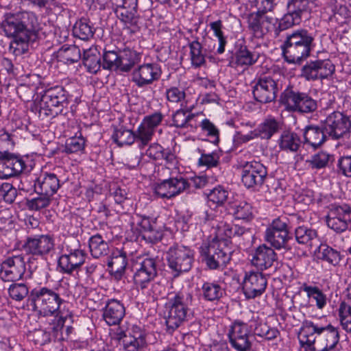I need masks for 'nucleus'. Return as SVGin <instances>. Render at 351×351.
Here are the masks:
<instances>
[{
  "instance_id": "1",
  "label": "nucleus",
  "mask_w": 351,
  "mask_h": 351,
  "mask_svg": "<svg viewBox=\"0 0 351 351\" xmlns=\"http://www.w3.org/2000/svg\"><path fill=\"white\" fill-rule=\"evenodd\" d=\"M300 346L304 351H336L339 345V329L322 320L304 319L298 334Z\"/></svg>"
},
{
  "instance_id": "2",
  "label": "nucleus",
  "mask_w": 351,
  "mask_h": 351,
  "mask_svg": "<svg viewBox=\"0 0 351 351\" xmlns=\"http://www.w3.org/2000/svg\"><path fill=\"white\" fill-rule=\"evenodd\" d=\"M157 261L155 258L146 257L134 265L133 282L136 289L153 301L163 294L165 287L155 279L158 276Z\"/></svg>"
},
{
  "instance_id": "3",
  "label": "nucleus",
  "mask_w": 351,
  "mask_h": 351,
  "mask_svg": "<svg viewBox=\"0 0 351 351\" xmlns=\"http://www.w3.org/2000/svg\"><path fill=\"white\" fill-rule=\"evenodd\" d=\"M314 40L313 34L306 29L287 34L282 45L285 60L289 63L300 64L310 56L315 47Z\"/></svg>"
},
{
  "instance_id": "4",
  "label": "nucleus",
  "mask_w": 351,
  "mask_h": 351,
  "mask_svg": "<svg viewBox=\"0 0 351 351\" xmlns=\"http://www.w3.org/2000/svg\"><path fill=\"white\" fill-rule=\"evenodd\" d=\"M193 295L187 291H179L168 299L165 304L167 315L165 317L167 330L173 332L188 322L191 316Z\"/></svg>"
},
{
  "instance_id": "5",
  "label": "nucleus",
  "mask_w": 351,
  "mask_h": 351,
  "mask_svg": "<svg viewBox=\"0 0 351 351\" xmlns=\"http://www.w3.org/2000/svg\"><path fill=\"white\" fill-rule=\"evenodd\" d=\"M68 92L62 86H54L46 90L38 104V115L41 119L53 118L58 114L69 112Z\"/></svg>"
},
{
  "instance_id": "6",
  "label": "nucleus",
  "mask_w": 351,
  "mask_h": 351,
  "mask_svg": "<svg viewBox=\"0 0 351 351\" xmlns=\"http://www.w3.org/2000/svg\"><path fill=\"white\" fill-rule=\"evenodd\" d=\"M58 289H51L48 287L38 286L30 291L28 302L34 310L44 316L53 315L60 311L61 306L65 303Z\"/></svg>"
},
{
  "instance_id": "7",
  "label": "nucleus",
  "mask_w": 351,
  "mask_h": 351,
  "mask_svg": "<svg viewBox=\"0 0 351 351\" xmlns=\"http://www.w3.org/2000/svg\"><path fill=\"white\" fill-rule=\"evenodd\" d=\"M2 27L7 37L36 35L38 29V22L36 14L32 12H19L5 15Z\"/></svg>"
},
{
  "instance_id": "8",
  "label": "nucleus",
  "mask_w": 351,
  "mask_h": 351,
  "mask_svg": "<svg viewBox=\"0 0 351 351\" xmlns=\"http://www.w3.org/2000/svg\"><path fill=\"white\" fill-rule=\"evenodd\" d=\"M280 101L289 111L300 114L312 113L317 108L316 100L308 94L293 88H287L282 93Z\"/></svg>"
},
{
  "instance_id": "9",
  "label": "nucleus",
  "mask_w": 351,
  "mask_h": 351,
  "mask_svg": "<svg viewBox=\"0 0 351 351\" xmlns=\"http://www.w3.org/2000/svg\"><path fill=\"white\" fill-rule=\"evenodd\" d=\"M220 243H203L199 247L202 260L210 269H218L226 266L231 259L232 252L227 246L223 247L216 244Z\"/></svg>"
},
{
  "instance_id": "10",
  "label": "nucleus",
  "mask_w": 351,
  "mask_h": 351,
  "mask_svg": "<svg viewBox=\"0 0 351 351\" xmlns=\"http://www.w3.org/2000/svg\"><path fill=\"white\" fill-rule=\"evenodd\" d=\"M167 260L173 276L177 278L191 269L193 253L190 248L176 243L169 250Z\"/></svg>"
},
{
  "instance_id": "11",
  "label": "nucleus",
  "mask_w": 351,
  "mask_h": 351,
  "mask_svg": "<svg viewBox=\"0 0 351 351\" xmlns=\"http://www.w3.org/2000/svg\"><path fill=\"white\" fill-rule=\"evenodd\" d=\"M249 325L241 319H235L228 326L227 337L232 348L237 351H250Z\"/></svg>"
},
{
  "instance_id": "12",
  "label": "nucleus",
  "mask_w": 351,
  "mask_h": 351,
  "mask_svg": "<svg viewBox=\"0 0 351 351\" xmlns=\"http://www.w3.org/2000/svg\"><path fill=\"white\" fill-rule=\"evenodd\" d=\"M278 81L271 76H261L254 81L252 93L254 99L261 104L275 101L280 89Z\"/></svg>"
},
{
  "instance_id": "13",
  "label": "nucleus",
  "mask_w": 351,
  "mask_h": 351,
  "mask_svg": "<svg viewBox=\"0 0 351 351\" xmlns=\"http://www.w3.org/2000/svg\"><path fill=\"white\" fill-rule=\"evenodd\" d=\"M278 19L260 10L252 12L247 17V27L252 35L263 38L275 27Z\"/></svg>"
},
{
  "instance_id": "14",
  "label": "nucleus",
  "mask_w": 351,
  "mask_h": 351,
  "mask_svg": "<svg viewBox=\"0 0 351 351\" xmlns=\"http://www.w3.org/2000/svg\"><path fill=\"white\" fill-rule=\"evenodd\" d=\"M267 176V168L260 162L253 160L241 165V181L247 189L262 186Z\"/></svg>"
},
{
  "instance_id": "15",
  "label": "nucleus",
  "mask_w": 351,
  "mask_h": 351,
  "mask_svg": "<svg viewBox=\"0 0 351 351\" xmlns=\"http://www.w3.org/2000/svg\"><path fill=\"white\" fill-rule=\"evenodd\" d=\"M267 280L261 271H245L242 283L243 293L247 300L261 296L266 290Z\"/></svg>"
},
{
  "instance_id": "16",
  "label": "nucleus",
  "mask_w": 351,
  "mask_h": 351,
  "mask_svg": "<svg viewBox=\"0 0 351 351\" xmlns=\"http://www.w3.org/2000/svg\"><path fill=\"white\" fill-rule=\"evenodd\" d=\"M323 123L326 132L332 139L343 137L351 129L350 118L340 112H334L329 114Z\"/></svg>"
},
{
  "instance_id": "17",
  "label": "nucleus",
  "mask_w": 351,
  "mask_h": 351,
  "mask_svg": "<svg viewBox=\"0 0 351 351\" xmlns=\"http://www.w3.org/2000/svg\"><path fill=\"white\" fill-rule=\"evenodd\" d=\"M162 71L157 63H144L134 69L132 73V81L138 88L152 84L159 80Z\"/></svg>"
},
{
  "instance_id": "18",
  "label": "nucleus",
  "mask_w": 351,
  "mask_h": 351,
  "mask_svg": "<svg viewBox=\"0 0 351 351\" xmlns=\"http://www.w3.org/2000/svg\"><path fill=\"white\" fill-rule=\"evenodd\" d=\"M351 221V207L348 204L332 205L326 216L328 228L337 232H342L348 228Z\"/></svg>"
},
{
  "instance_id": "19",
  "label": "nucleus",
  "mask_w": 351,
  "mask_h": 351,
  "mask_svg": "<svg viewBox=\"0 0 351 351\" xmlns=\"http://www.w3.org/2000/svg\"><path fill=\"white\" fill-rule=\"evenodd\" d=\"M26 270L23 256H15L3 261L0 268V279L3 282H16L21 280Z\"/></svg>"
},
{
  "instance_id": "20",
  "label": "nucleus",
  "mask_w": 351,
  "mask_h": 351,
  "mask_svg": "<svg viewBox=\"0 0 351 351\" xmlns=\"http://www.w3.org/2000/svg\"><path fill=\"white\" fill-rule=\"evenodd\" d=\"M26 168L23 158L13 153L0 155V178L8 179L20 175Z\"/></svg>"
},
{
  "instance_id": "21",
  "label": "nucleus",
  "mask_w": 351,
  "mask_h": 351,
  "mask_svg": "<svg viewBox=\"0 0 351 351\" xmlns=\"http://www.w3.org/2000/svg\"><path fill=\"white\" fill-rule=\"evenodd\" d=\"M188 186L186 180L182 177L164 180L155 185L154 192L162 198L170 199L185 191Z\"/></svg>"
},
{
  "instance_id": "22",
  "label": "nucleus",
  "mask_w": 351,
  "mask_h": 351,
  "mask_svg": "<svg viewBox=\"0 0 351 351\" xmlns=\"http://www.w3.org/2000/svg\"><path fill=\"white\" fill-rule=\"evenodd\" d=\"M86 254L84 250H71L66 254L61 255L58 260V266L63 274H72L85 263Z\"/></svg>"
},
{
  "instance_id": "23",
  "label": "nucleus",
  "mask_w": 351,
  "mask_h": 351,
  "mask_svg": "<svg viewBox=\"0 0 351 351\" xmlns=\"http://www.w3.org/2000/svg\"><path fill=\"white\" fill-rule=\"evenodd\" d=\"M125 315L123 303L117 299H108L102 309V318L109 326L119 325Z\"/></svg>"
},
{
  "instance_id": "24",
  "label": "nucleus",
  "mask_w": 351,
  "mask_h": 351,
  "mask_svg": "<svg viewBox=\"0 0 351 351\" xmlns=\"http://www.w3.org/2000/svg\"><path fill=\"white\" fill-rule=\"evenodd\" d=\"M60 187V180L53 173H42L34 181V190L38 195L52 197Z\"/></svg>"
},
{
  "instance_id": "25",
  "label": "nucleus",
  "mask_w": 351,
  "mask_h": 351,
  "mask_svg": "<svg viewBox=\"0 0 351 351\" xmlns=\"http://www.w3.org/2000/svg\"><path fill=\"white\" fill-rule=\"evenodd\" d=\"M226 295V287L222 280H214L204 281L200 295L204 301L217 303Z\"/></svg>"
},
{
  "instance_id": "26",
  "label": "nucleus",
  "mask_w": 351,
  "mask_h": 351,
  "mask_svg": "<svg viewBox=\"0 0 351 351\" xmlns=\"http://www.w3.org/2000/svg\"><path fill=\"white\" fill-rule=\"evenodd\" d=\"M288 229L286 217H278L273 220L271 225L265 231V238L266 241H287L290 238L288 237Z\"/></svg>"
},
{
  "instance_id": "27",
  "label": "nucleus",
  "mask_w": 351,
  "mask_h": 351,
  "mask_svg": "<svg viewBox=\"0 0 351 351\" xmlns=\"http://www.w3.org/2000/svg\"><path fill=\"white\" fill-rule=\"evenodd\" d=\"M276 255L274 249L263 243L256 248L252 259V263L259 270H265L273 265L276 260Z\"/></svg>"
},
{
  "instance_id": "28",
  "label": "nucleus",
  "mask_w": 351,
  "mask_h": 351,
  "mask_svg": "<svg viewBox=\"0 0 351 351\" xmlns=\"http://www.w3.org/2000/svg\"><path fill=\"white\" fill-rule=\"evenodd\" d=\"M328 137L323 122L319 125L306 126L304 132V143L315 149L321 146Z\"/></svg>"
},
{
  "instance_id": "29",
  "label": "nucleus",
  "mask_w": 351,
  "mask_h": 351,
  "mask_svg": "<svg viewBox=\"0 0 351 351\" xmlns=\"http://www.w3.org/2000/svg\"><path fill=\"white\" fill-rule=\"evenodd\" d=\"M23 254L36 259L52 255L55 251L54 243H23L21 245Z\"/></svg>"
},
{
  "instance_id": "30",
  "label": "nucleus",
  "mask_w": 351,
  "mask_h": 351,
  "mask_svg": "<svg viewBox=\"0 0 351 351\" xmlns=\"http://www.w3.org/2000/svg\"><path fill=\"white\" fill-rule=\"evenodd\" d=\"M141 53L135 50L125 48L119 51V71L130 72L141 60Z\"/></svg>"
},
{
  "instance_id": "31",
  "label": "nucleus",
  "mask_w": 351,
  "mask_h": 351,
  "mask_svg": "<svg viewBox=\"0 0 351 351\" xmlns=\"http://www.w3.org/2000/svg\"><path fill=\"white\" fill-rule=\"evenodd\" d=\"M127 265L126 254L120 253L119 255L112 256L108 261L107 265L111 276L119 281L124 276Z\"/></svg>"
},
{
  "instance_id": "32",
  "label": "nucleus",
  "mask_w": 351,
  "mask_h": 351,
  "mask_svg": "<svg viewBox=\"0 0 351 351\" xmlns=\"http://www.w3.org/2000/svg\"><path fill=\"white\" fill-rule=\"evenodd\" d=\"M300 136L290 130L283 131L278 140V145L281 150L290 152H296L301 145Z\"/></svg>"
},
{
  "instance_id": "33",
  "label": "nucleus",
  "mask_w": 351,
  "mask_h": 351,
  "mask_svg": "<svg viewBox=\"0 0 351 351\" xmlns=\"http://www.w3.org/2000/svg\"><path fill=\"white\" fill-rule=\"evenodd\" d=\"M36 35L26 34L12 37L13 39L10 43V52L15 56H20L27 53L29 43L35 40Z\"/></svg>"
},
{
  "instance_id": "34",
  "label": "nucleus",
  "mask_w": 351,
  "mask_h": 351,
  "mask_svg": "<svg viewBox=\"0 0 351 351\" xmlns=\"http://www.w3.org/2000/svg\"><path fill=\"white\" fill-rule=\"evenodd\" d=\"M258 57V55L252 53L245 47L241 48L235 56L232 57L228 66L232 68H237L239 66H250L257 61Z\"/></svg>"
},
{
  "instance_id": "35",
  "label": "nucleus",
  "mask_w": 351,
  "mask_h": 351,
  "mask_svg": "<svg viewBox=\"0 0 351 351\" xmlns=\"http://www.w3.org/2000/svg\"><path fill=\"white\" fill-rule=\"evenodd\" d=\"M256 130L258 137L270 139L280 130V123L274 118L269 117L261 123Z\"/></svg>"
},
{
  "instance_id": "36",
  "label": "nucleus",
  "mask_w": 351,
  "mask_h": 351,
  "mask_svg": "<svg viewBox=\"0 0 351 351\" xmlns=\"http://www.w3.org/2000/svg\"><path fill=\"white\" fill-rule=\"evenodd\" d=\"M317 258L337 265L341 261L339 252L328 246L326 243H321L316 252Z\"/></svg>"
},
{
  "instance_id": "37",
  "label": "nucleus",
  "mask_w": 351,
  "mask_h": 351,
  "mask_svg": "<svg viewBox=\"0 0 351 351\" xmlns=\"http://www.w3.org/2000/svg\"><path fill=\"white\" fill-rule=\"evenodd\" d=\"M83 63L87 71L90 73H97L100 70L102 64L97 49H84Z\"/></svg>"
},
{
  "instance_id": "38",
  "label": "nucleus",
  "mask_w": 351,
  "mask_h": 351,
  "mask_svg": "<svg viewBox=\"0 0 351 351\" xmlns=\"http://www.w3.org/2000/svg\"><path fill=\"white\" fill-rule=\"evenodd\" d=\"M300 290L306 292L309 299L312 298L315 300L317 308L322 309L326 305V295L318 287L311 286L304 282L300 287Z\"/></svg>"
},
{
  "instance_id": "39",
  "label": "nucleus",
  "mask_w": 351,
  "mask_h": 351,
  "mask_svg": "<svg viewBox=\"0 0 351 351\" xmlns=\"http://www.w3.org/2000/svg\"><path fill=\"white\" fill-rule=\"evenodd\" d=\"M95 31L91 23L85 19L77 21L73 29V35L83 40H88L92 38Z\"/></svg>"
},
{
  "instance_id": "40",
  "label": "nucleus",
  "mask_w": 351,
  "mask_h": 351,
  "mask_svg": "<svg viewBox=\"0 0 351 351\" xmlns=\"http://www.w3.org/2000/svg\"><path fill=\"white\" fill-rule=\"evenodd\" d=\"M228 210L237 219L249 221L253 217L252 207L246 202H235Z\"/></svg>"
},
{
  "instance_id": "41",
  "label": "nucleus",
  "mask_w": 351,
  "mask_h": 351,
  "mask_svg": "<svg viewBox=\"0 0 351 351\" xmlns=\"http://www.w3.org/2000/svg\"><path fill=\"white\" fill-rule=\"evenodd\" d=\"M310 0H288L287 11L302 20L304 14L309 10Z\"/></svg>"
},
{
  "instance_id": "42",
  "label": "nucleus",
  "mask_w": 351,
  "mask_h": 351,
  "mask_svg": "<svg viewBox=\"0 0 351 351\" xmlns=\"http://www.w3.org/2000/svg\"><path fill=\"white\" fill-rule=\"evenodd\" d=\"M301 21L302 20L287 11V13L279 21L278 20V25H275L274 28V33L276 36H278L281 32L299 25Z\"/></svg>"
},
{
  "instance_id": "43",
  "label": "nucleus",
  "mask_w": 351,
  "mask_h": 351,
  "mask_svg": "<svg viewBox=\"0 0 351 351\" xmlns=\"http://www.w3.org/2000/svg\"><path fill=\"white\" fill-rule=\"evenodd\" d=\"M112 139L119 147L132 145L135 141L134 132L121 127L114 130Z\"/></svg>"
},
{
  "instance_id": "44",
  "label": "nucleus",
  "mask_w": 351,
  "mask_h": 351,
  "mask_svg": "<svg viewBox=\"0 0 351 351\" xmlns=\"http://www.w3.org/2000/svg\"><path fill=\"white\" fill-rule=\"evenodd\" d=\"M59 54L67 64L76 62L81 58V51L75 45H63L59 50Z\"/></svg>"
},
{
  "instance_id": "45",
  "label": "nucleus",
  "mask_w": 351,
  "mask_h": 351,
  "mask_svg": "<svg viewBox=\"0 0 351 351\" xmlns=\"http://www.w3.org/2000/svg\"><path fill=\"white\" fill-rule=\"evenodd\" d=\"M154 133L141 123L134 132L135 141L138 144L140 148H143L152 141Z\"/></svg>"
},
{
  "instance_id": "46",
  "label": "nucleus",
  "mask_w": 351,
  "mask_h": 351,
  "mask_svg": "<svg viewBox=\"0 0 351 351\" xmlns=\"http://www.w3.org/2000/svg\"><path fill=\"white\" fill-rule=\"evenodd\" d=\"M191 64L195 67H199L205 63V55L202 52V47L197 40L189 44Z\"/></svg>"
},
{
  "instance_id": "47",
  "label": "nucleus",
  "mask_w": 351,
  "mask_h": 351,
  "mask_svg": "<svg viewBox=\"0 0 351 351\" xmlns=\"http://www.w3.org/2000/svg\"><path fill=\"white\" fill-rule=\"evenodd\" d=\"M29 339L36 346H43L51 343V332L43 329H35L28 334Z\"/></svg>"
},
{
  "instance_id": "48",
  "label": "nucleus",
  "mask_w": 351,
  "mask_h": 351,
  "mask_svg": "<svg viewBox=\"0 0 351 351\" xmlns=\"http://www.w3.org/2000/svg\"><path fill=\"white\" fill-rule=\"evenodd\" d=\"M8 293L12 299L21 301L27 296L29 298L30 291L25 283H12L8 289Z\"/></svg>"
},
{
  "instance_id": "49",
  "label": "nucleus",
  "mask_w": 351,
  "mask_h": 351,
  "mask_svg": "<svg viewBox=\"0 0 351 351\" xmlns=\"http://www.w3.org/2000/svg\"><path fill=\"white\" fill-rule=\"evenodd\" d=\"M147 347L146 337L125 338L123 341L125 351H143Z\"/></svg>"
},
{
  "instance_id": "50",
  "label": "nucleus",
  "mask_w": 351,
  "mask_h": 351,
  "mask_svg": "<svg viewBox=\"0 0 351 351\" xmlns=\"http://www.w3.org/2000/svg\"><path fill=\"white\" fill-rule=\"evenodd\" d=\"M102 66L104 69L119 71V53L114 51H105L103 55Z\"/></svg>"
},
{
  "instance_id": "51",
  "label": "nucleus",
  "mask_w": 351,
  "mask_h": 351,
  "mask_svg": "<svg viewBox=\"0 0 351 351\" xmlns=\"http://www.w3.org/2000/svg\"><path fill=\"white\" fill-rule=\"evenodd\" d=\"M114 12L117 17L124 23L132 26L137 25V10H130L125 8H114Z\"/></svg>"
},
{
  "instance_id": "52",
  "label": "nucleus",
  "mask_w": 351,
  "mask_h": 351,
  "mask_svg": "<svg viewBox=\"0 0 351 351\" xmlns=\"http://www.w3.org/2000/svg\"><path fill=\"white\" fill-rule=\"evenodd\" d=\"M229 192L222 186H217L207 195L209 201L219 206L223 205L228 199Z\"/></svg>"
},
{
  "instance_id": "53",
  "label": "nucleus",
  "mask_w": 351,
  "mask_h": 351,
  "mask_svg": "<svg viewBox=\"0 0 351 351\" xmlns=\"http://www.w3.org/2000/svg\"><path fill=\"white\" fill-rule=\"evenodd\" d=\"M165 95L167 100L173 104L180 103L182 105V102L185 100L186 93L183 88L171 86L166 89Z\"/></svg>"
},
{
  "instance_id": "54",
  "label": "nucleus",
  "mask_w": 351,
  "mask_h": 351,
  "mask_svg": "<svg viewBox=\"0 0 351 351\" xmlns=\"http://www.w3.org/2000/svg\"><path fill=\"white\" fill-rule=\"evenodd\" d=\"M56 313V315L51 320L49 324L51 325V331L54 333L56 337H57L58 332L62 334V330L69 313H65L62 309H60V311H57Z\"/></svg>"
},
{
  "instance_id": "55",
  "label": "nucleus",
  "mask_w": 351,
  "mask_h": 351,
  "mask_svg": "<svg viewBox=\"0 0 351 351\" xmlns=\"http://www.w3.org/2000/svg\"><path fill=\"white\" fill-rule=\"evenodd\" d=\"M85 140L82 136H73L68 138L64 146V152L73 154L82 151L84 149Z\"/></svg>"
},
{
  "instance_id": "56",
  "label": "nucleus",
  "mask_w": 351,
  "mask_h": 351,
  "mask_svg": "<svg viewBox=\"0 0 351 351\" xmlns=\"http://www.w3.org/2000/svg\"><path fill=\"white\" fill-rule=\"evenodd\" d=\"M191 110H178L173 115V125L177 128H184L187 123L194 117V114L190 113Z\"/></svg>"
},
{
  "instance_id": "57",
  "label": "nucleus",
  "mask_w": 351,
  "mask_h": 351,
  "mask_svg": "<svg viewBox=\"0 0 351 351\" xmlns=\"http://www.w3.org/2000/svg\"><path fill=\"white\" fill-rule=\"evenodd\" d=\"M51 197L47 195H38V197L27 200V206L30 210H39L49 206Z\"/></svg>"
},
{
  "instance_id": "58",
  "label": "nucleus",
  "mask_w": 351,
  "mask_h": 351,
  "mask_svg": "<svg viewBox=\"0 0 351 351\" xmlns=\"http://www.w3.org/2000/svg\"><path fill=\"white\" fill-rule=\"evenodd\" d=\"M339 320L343 329L351 333V307L340 304L338 310Z\"/></svg>"
},
{
  "instance_id": "59",
  "label": "nucleus",
  "mask_w": 351,
  "mask_h": 351,
  "mask_svg": "<svg viewBox=\"0 0 351 351\" xmlns=\"http://www.w3.org/2000/svg\"><path fill=\"white\" fill-rule=\"evenodd\" d=\"M252 314V318L249 322L250 328L253 330L254 335L261 337H264L266 334L267 329H268L269 326L260 319L258 316H254V313Z\"/></svg>"
},
{
  "instance_id": "60",
  "label": "nucleus",
  "mask_w": 351,
  "mask_h": 351,
  "mask_svg": "<svg viewBox=\"0 0 351 351\" xmlns=\"http://www.w3.org/2000/svg\"><path fill=\"white\" fill-rule=\"evenodd\" d=\"M318 80L327 78L335 72V66L329 60H317Z\"/></svg>"
},
{
  "instance_id": "61",
  "label": "nucleus",
  "mask_w": 351,
  "mask_h": 351,
  "mask_svg": "<svg viewBox=\"0 0 351 351\" xmlns=\"http://www.w3.org/2000/svg\"><path fill=\"white\" fill-rule=\"evenodd\" d=\"M17 195L16 189L10 183L0 184V198L7 203H12Z\"/></svg>"
},
{
  "instance_id": "62",
  "label": "nucleus",
  "mask_w": 351,
  "mask_h": 351,
  "mask_svg": "<svg viewBox=\"0 0 351 351\" xmlns=\"http://www.w3.org/2000/svg\"><path fill=\"white\" fill-rule=\"evenodd\" d=\"M330 160V155L326 152H321L313 155L311 158L307 160L312 169H322L327 166Z\"/></svg>"
},
{
  "instance_id": "63",
  "label": "nucleus",
  "mask_w": 351,
  "mask_h": 351,
  "mask_svg": "<svg viewBox=\"0 0 351 351\" xmlns=\"http://www.w3.org/2000/svg\"><path fill=\"white\" fill-rule=\"evenodd\" d=\"M201 128L203 131L207 132V136L211 138V142L217 144L219 141V131L217 127L210 121L205 119L201 123Z\"/></svg>"
},
{
  "instance_id": "64",
  "label": "nucleus",
  "mask_w": 351,
  "mask_h": 351,
  "mask_svg": "<svg viewBox=\"0 0 351 351\" xmlns=\"http://www.w3.org/2000/svg\"><path fill=\"white\" fill-rule=\"evenodd\" d=\"M317 66V60L307 62L302 69L301 75L309 81L318 80Z\"/></svg>"
}]
</instances>
